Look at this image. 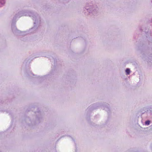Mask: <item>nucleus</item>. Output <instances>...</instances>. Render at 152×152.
<instances>
[{
  "instance_id": "obj_2",
  "label": "nucleus",
  "mask_w": 152,
  "mask_h": 152,
  "mask_svg": "<svg viewBox=\"0 0 152 152\" xmlns=\"http://www.w3.org/2000/svg\"><path fill=\"white\" fill-rule=\"evenodd\" d=\"M126 75H129L130 73V70L129 69L127 68L126 70Z\"/></svg>"
},
{
  "instance_id": "obj_3",
  "label": "nucleus",
  "mask_w": 152,
  "mask_h": 152,
  "mask_svg": "<svg viewBox=\"0 0 152 152\" xmlns=\"http://www.w3.org/2000/svg\"><path fill=\"white\" fill-rule=\"evenodd\" d=\"M150 121H147L145 122V124L147 125H148L150 124Z\"/></svg>"
},
{
  "instance_id": "obj_1",
  "label": "nucleus",
  "mask_w": 152,
  "mask_h": 152,
  "mask_svg": "<svg viewBox=\"0 0 152 152\" xmlns=\"http://www.w3.org/2000/svg\"><path fill=\"white\" fill-rule=\"evenodd\" d=\"M5 2V0H0V7H2Z\"/></svg>"
}]
</instances>
